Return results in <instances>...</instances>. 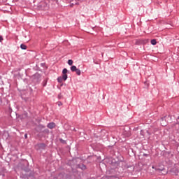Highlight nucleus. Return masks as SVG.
<instances>
[{"label": "nucleus", "mask_w": 179, "mask_h": 179, "mask_svg": "<svg viewBox=\"0 0 179 179\" xmlns=\"http://www.w3.org/2000/svg\"><path fill=\"white\" fill-rule=\"evenodd\" d=\"M67 69H64V70H62V76H64V81H66V80H67L68 78V76H67Z\"/></svg>", "instance_id": "f257e3e1"}, {"label": "nucleus", "mask_w": 179, "mask_h": 179, "mask_svg": "<svg viewBox=\"0 0 179 179\" xmlns=\"http://www.w3.org/2000/svg\"><path fill=\"white\" fill-rule=\"evenodd\" d=\"M48 128L50 129H53L55 128V124L54 122H50L48 124Z\"/></svg>", "instance_id": "f03ea898"}, {"label": "nucleus", "mask_w": 179, "mask_h": 179, "mask_svg": "<svg viewBox=\"0 0 179 179\" xmlns=\"http://www.w3.org/2000/svg\"><path fill=\"white\" fill-rule=\"evenodd\" d=\"M71 72H75L76 71H79L80 69H77V66H72L71 68Z\"/></svg>", "instance_id": "7ed1b4c3"}, {"label": "nucleus", "mask_w": 179, "mask_h": 179, "mask_svg": "<svg viewBox=\"0 0 179 179\" xmlns=\"http://www.w3.org/2000/svg\"><path fill=\"white\" fill-rule=\"evenodd\" d=\"M152 169H155L157 171H162L164 170V167H162V168H155V167H154L153 166H152Z\"/></svg>", "instance_id": "20e7f679"}, {"label": "nucleus", "mask_w": 179, "mask_h": 179, "mask_svg": "<svg viewBox=\"0 0 179 179\" xmlns=\"http://www.w3.org/2000/svg\"><path fill=\"white\" fill-rule=\"evenodd\" d=\"M63 80H64V76H62L61 77H58V78H57L58 83H62V82H63Z\"/></svg>", "instance_id": "39448f33"}, {"label": "nucleus", "mask_w": 179, "mask_h": 179, "mask_svg": "<svg viewBox=\"0 0 179 179\" xmlns=\"http://www.w3.org/2000/svg\"><path fill=\"white\" fill-rule=\"evenodd\" d=\"M148 39H142V40L141 41V44H145V43H148Z\"/></svg>", "instance_id": "423d86ee"}, {"label": "nucleus", "mask_w": 179, "mask_h": 179, "mask_svg": "<svg viewBox=\"0 0 179 179\" xmlns=\"http://www.w3.org/2000/svg\"><path fill=\"white\" fill-rule=\"evenodd\" d=\"M74 72H76V75L81 76V71L76 70V71H74Z\"/></svg>", "instance_id": "0eeeda50"}, {"label": "nucleus", "mask_w": 179, "mask_h": 179, "mask_svg": "<svg viewBox=\"0 0 179 179\" xmlns=\"http://www.w3.org/2000/svg\"><path fill=\"white\" fill-rule=\"evenodd\" d=\"M150 43L152 45H156V40L155 39H152V41H150Z\"/></svg>", "instance_id": "6e6552de"}, {"label": "nucleus", "mask_w": 179, "mask_h": 179, "mask_svg": "<svg viewBox=\"0 0 179 179\" xmlns=\"http://www.w3.org/2000/svg\"><path fill=\"white\" fill-rule=\"evenodd\" d=\"M27 48V47L25 45H24V44L21 45V49L22 50H26Z\"/></svg>", "instance_id": "1a4fd4ad"}, {"label": "nucleus", "mask_w": 179, "mask_h": 179, "mask_svg": "<svg viewBox=\"0 0 179 179\" xmlns=\"http://www.w3.org/2000/svg\"><path fill=\"white\" fill-rule=\"evenodd\" d=\"M72 64H73V62L71 59L68 60V64H69L70 66H71Z\"/></svg>", "instance_id": "9d476101"}, {"label": "nucleus", "mask_w": 179, "mask_h": 179, "mask_svg": "<svg viewBox=\"0 0 179 179\" xmlns=\"http://www.w3.org/2000/svg\"><path fill=\"white\" fill-rule=\"evenodd\" d=\"M2 41H3V37L0 36V42H2Z\"/></svg>", "instance_id": "9b49d317"}, {"label": "nucleus", "mask_w": 179, "mask_h": 179, "mask_svg": "<svg viewBox=\"0 0 179 179\" xmlns=\"http://www.w3.org/2000/svg\"><path fill=\"white\" fill-rule=\"evenodd\" d=\"M40 146H41L42 148L45 147V145L43 143L41 144Z\"/></svg>", "instance_id": "f8f14e48"}, {"label": "nucleus", "mask_w": 179, "mask_h": 179, "mask_svg": "<svg viewBox=\"0 0 179 179\" xmlns=\"http://www.w3.org/2000/svg\"><path fill=\"white\" fill-rule=\"evenodd\" d=\"M24 136H25V138H27V134H25Z\"/></svg>", "instance_id": "ddd939ff"}, {"label": "nucleus", "mask_w": 179, "mask_h": 179, "mask_svg": "<svg viewBox=\"0 0 179 179\" xmlns=\"http://www.w3.org/2000/svg\"><path fill=\"white\" fill-rule=\"evenodd\" d=\"M83 169H85V166H83Z\"/></svg>", "instance_id": "4468645a"}, {"label": "nucleus", "mask_w": 179, "mask_h": 179, "mask_svg": "<svg viewBox=\"0 0 179 179\" xmlns=\"http://www.w3.org/2000/svg\"><path fill=\"white\" fill-rule=\"evenodd\" d=\"M102 56H103V53H102Z\"/></svg>", "instance_id": "2eb2a0df"}]
</instances>
